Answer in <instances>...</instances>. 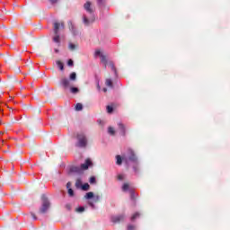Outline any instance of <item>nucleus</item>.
<instances>
[{"label": "nucleus", "mask_w": 230, "mask_h": 230, "mask_svg": "<svg viewBox=\"0 0 230 230\" xmlns=\"http://www.w3.org/2000/svg\"><path fill=\"white\" fill-rule=\"evenodd\" d=\"M42 205L40 208V215H44L45 213H48V209H49V207L51 206V203H49V199H48V197L46 195L41 196Z\"/></svg>", "instance_id": "f257e3e1"}, {"label": "nucleus", "mask_w": 230, "mask_h": 230, "mask_svg": "<svg viewBox=\"0 0 230 230\" xmlns=\"http://www.w3.org/2000/svg\"><path fill=\"white\" fill-rule=\"evenodd\" d=\"M77 143L75 144V146L78 148H85L87 146V137L84 135V133L77 134Z\"/></svg>", "instance_id": "f03ea898"}, {"label": "nucleus", "mask_w": 230, "mask_h": 230, "mask_svg": "<svg viewBox=\"0 0 230 230\" xmlns=\"http://www.w3.org/2000/svg\"><path fill=\"white\" fill-rule=\"evenodd\" d=\"M94 21H95L94 14H91L90 17H87L85 15L83 16V22L84 26H90V24H93Z\"/></svg>", "instance_id": "7ed1b4c3"}, {"label": "nucleus", "mask_w": 230, "mask_h": 230, "mask_svg": "<svg viewBox=\"0 0 230 230\" xmlns=\"http://www.w3.org/2000/svg\"><path fill=\"white\" fill-rule=\"evenodd\" d=\"M84 9L90 13V15H94V9L93 8V4L90 1H87L84 4Z\"/></svg>", "instance_id": "20e7f679"}, {"label": "nucleus", "mask_w": 230, "mask_h": 230, "mask_svg": "<svg viewBox=\"0 0 230 230\" xmlns=\"http://www.w3.org/2000/svg\"><path fill=\"white\" fill-rule=\"evenodd\" d=\"M60 28H64V22H54V33L55 35H58V30H60Z\"/></svg>", "instance_id": "39448f33"}, {"label": "nucleus", "mask_w": 230, "mask_h": 230, "mask_svg": "<svg viewBox=\"0 0 230 230\" xmlns=\"http://www.w3.org/2000/svg\"><path fill=\"white\" fill-rule=\"evenodd\" d=\"M124 220H125V216L123 215L116 216L111 218V222H113V224H118L119 222H123Z\"/></svg>", "instance_id": "423d86ee"}, {"label": "nucleus", "mask_w": 230, "mask_h": 230, "mask_svg": "<svg viewBox=\"0 0 230 230\" xmlns=\"http://www.w3.org/2000/svg\"><path fill=\"white\" fill-rule=\"evenodd\" d=\"M118 127H119V133L122 135V136H126L127 134V128H125V125L121 122H119L118 123Z\"/></svg>", "instance_id": "0eeeda50"}, {"label": "nucleus", "mask_w": 230, "mask_h": 230, "mask_svg": "<svg viewBox=\"0 0 230 230\" xmlns=\"http://www.w3.org/2000/svg\"><path fill=\"white\" fill-rule=\"evenodd\" d=\"M93 164V162H91V159H86L84 164H81V170H88L89 166Z\"/></svg>", "instance_id": "6e6552de"}, {"label": "nucleus", "mask_w": 230, "mask_h": 230, "mask_svg": "<svg viewBox=\"0 0 230 230\" xmlns=\"http://www.w3.org/2000/svg\"><path fill=\"white\" fill-rule=\"evenodd\" d=\"M128 154H129V161L136 163V161H137V156H136V153H134V150L128 149Z\"/></svg>", "instance_id": "1a4fd4ad"}, {"label": "nucleus", "mask_w": 230, "mask_h": 230, "mask_svg": "<svg viewBox=\"0 0 230 230\" xmlns=\"http://www.w3.org/2000/svg\"><path fill=\"white\" fill-rule=\"evenodd\" d=\"M61 84L63 85V87H65V89H67V87L71 86V82L67 78H62Z\"/></svg>", "instance_id": "9d476101"}, {"label": "nucleus", "mask_w": 230, "mask_h": 230, "mask_svg": "<svg viewBox=\"0 0 230 230\" xmlns=\"http://www.w3.org/2000/svg\"><path fill=\"white\" fill-rule=\"evenodd\" d=\"M68 28H69L70 31H72V33H74V35H76V29H75V25L73 24V22H68Z\"/></svg>", "instance_id": "9b49d317"}, {"label": "nucleus", "mask_w": 230, "mask_h": 230, "mask_svg": "<svg viewBox=\"0 0 230 230\" xmlns=\"http://www.w3.org/2000/svg\"><path fill=\"white\" fill-rule=\"evenodd\" d=\"M116 159H117L116 164H118L119 166H121L123 163V159L121 158V155H117Z\"/></svg>", "instance_id": "f8f14e48"}, {"label": "nucleus", "mask_w": 230, "mask_h": 230, "mask_svg": "<svg viewBox=\"0 0 230 230\" xmlns=\"http://www.w3.org/2000/svg\"><path fill=\"white\" fill-rule=\"evenodd\" d=\"M70 172H74L75 173H80L81 168L78 166H73L71 167Z\"/></svg>", "instance_id": "ddd939ff"}, {"label": "nucleus", "mask_w": 230, "mask_h": 230, "mask_svg": "<svg viewBox=\"0 0 230 230\" xmlns=\"http://www.w3.org/2000/svg\"><path fill=\"white\" fill-rule=\"evenodd\" d=\"M101 62L105 65V67H107V57L105 55L101 54Z\"/></svg>", "instance_id": "4468645a"}, {"label": "nucleus", "mask_w": 230, "mask_h": 230, "mask_svg": "<svg viewBox=\"0 0 230 230\" xmlns=\"http://www.w3.org/2000/svg\"><path fill=\"white\" fill-rule=\"evenodd\" d=\"M105 85H107V87H113L112 80L110 79V78H107V79L105 80Z\"/></svg>", "instance_id": "2eb2a0df"}, {"label": "nucleus", "mask_w": 230, "mask_h": 230, "mask_svg": "<svg viewBox=\"0 0 230 230\" xmlns=\"http://www.w3.org/2000/svg\"><path fill=\"white\" fill-rule=\"evenodd\" d=\"M54 42L57 44H60V35L55 34V37L53 38Z\"/></svg>", "instance_id": "dca6fc26"}, {"label": "nucleus", "mask_w": 230, "mask_h": 230, "mask_svg": "<svg viewBox=\"0 0 230 230\" xmlns=\"http://www.w3.org/2000/svg\"><path fill=\"white\" fill-rule=\"evenodd\" d=\"M80 90H78V88L76 87H70V93H72V94H77V93H79Z\"/></svg>", "instance_id": "f3484780"}, {"label": "nucleus", "mask_w": 230, "mask_h": 230, "mask_svg": "<svg viewBox=\"0 0 230 230\" xmlns=\"http://www.w3.org/2000/svg\"><path fill=\"white\" fill-rule=\"evenodd\" d=\"M57 66L60 69V71H64V63L61 61H57Z\"/></svg>", "instance_id": "a211bd4d"}, {"label": "nucleus", "mask_w": 230, "mask_h": 230, "mask_svg": "<svg viewBox=\"0 0 230 230\" xmlns=\"http://www.w3.org/2000/svg\"><path fill=\"white\" fill-rule=\"evenodd\" d=\"M69 80H72L73 82H75V80H76V73L75 72L71 73L69 75Z\"/></svg>", "instance_id": "6ab92c4d"}, {"label": "nucleus", "mask_w": 230, "mask_h": 230, "mask_svg": "<svg viewBox=\"0 0 230 230\" xmlns=\"http://www.w3.org/2000/svg\"><path fill=\"white\" fill-rule=\"evenodd\" d=\"M108 132H109V134H111V136H115V134H116V130H114V128H112V127H110L108 128Z\"/></svg>", "instance_id": "aec40b11"}, {"label": "nucleus", "mask_w": 230, "mask_h": 230, "mask_svg": "<svg viewBox=\"0 0 230 230\" xmlns=\"http://www.w3.org/2000/svg\"><path fill=\"white\" fill-rule=\"evenodd\" d=\"M93 197H94V193H93V192H88V193H86V195L84 196V199H93Z\"/></svg>", "instance_id": "412c9836"}, {"label": "nucleus", "mask_w": 230, "mask_h": 230, "mask_svg": "<svg viewBox=\"0 0 230 230\" xmlns=\"http://www.w3.org/2000/svg\"><path fill=\"white\" fill-rule=\"evenodd\" d=\"M84 109V105H82V103H77L75 105V111H82Z\"/></svg>", "instance_id": "4be33fe9"}, {"label": "nucleus", "mask_w": 230, "mask_h": 230, "mask_svg": "<svg viewBox=\"0 0 230 230\" xmlns=\"http://www.w3.org/2000/svg\"><path fill=\"white\" fill-rule=\"evenodd\" d=\"M89 188H90L89 183H84V184L82 186V190H83L84 191L89 190Z\"/></svg>", "instance_id": "5701e85b"}, {"label": "nucleus", "mask_w": 230, "mask_h": 230, "mask_svg": "<svg viewBox=\"0 0 230 230\" xmlns=\"http://www.w3.org/2000/svg\"><path fill=\"white\" fill-rule=\"evenodd\" d=\"M68 48L71 51H75V49H76V45L69 43Z\"/></svg>", "instance_id": "b1692460"}, {"label": "nucleus", "mask_w": 230, "mask_h": 230, "mask_svg": "<svg viewBox=\"0 0 230 230\" xmlns=\"http://www.w3.org/2000/svg\"><path fill=\"white\" fill-rule=\"evenodd\" d=\"M75 211H76L77 213H84V211H85V208H84V207H79V208H77L75 209Z\"/></svg>", "instance_id": "393cba45"}, {"label": "nucleus", "mask_w": 230, "mask_h": 230, "mask_svg": "<svg viewBox=\"0 0 230 230\" xmlns=\"http://www.w3.org/2000/svg\"><path fill=\"white\" fill-rule=\"evenodd\" d=\"M82 186V180L77 179L75 181V188H80Z\"/></svg>", "instance_id": "a878e982"}, {"label": "nucleus", "mask_w": 230, "mask_h": 230, "mask_svg": "<svg viewBox=\"0 0 230 230\" xmlns=\"http://www.w3.org/2000/svg\"><path fill=\"white\" fill-rule=\"evenodd\" d=\"M90 184H96V178L92 176L89 181Z\"/></svg>", "instance_id": "bb28decb"}, {"label": "nucleus", "mask_w": 230, "mask_h": 230, "mask_svg": "<svg viewBox=\"0 0 230 230\" xmlns=\"http://www.w3.org/2000/svg\"><path fill=\"white\" fill-rule=\"evenodd\" d=\"M122 190L123 191H128V183H124L123 184Z\"/></svg>", "instance_id": "cd10ccee"}, {"label": "nucleus", "mask_w": 230, "mask_h": 230, "mask_svg": "<svg viewBox=\"0 0 230 230\" xmlns=\"http://www.w3.org/2000/svg\"><path fill=\"white\" fill-rule=\"evenodd\" d=\"M113 111H114V109L112 108V106H107V112L109 114H112Z\"/></svg>", "instance_id": "c85d7f7f"}, {"label": "nucleus", "mask_w": 230, "mask_h": 230, "mask_svg": "<svg viewBox=\"0 0 230 230\" xmlns=\"http://www.w3.org/2000/svg\"><path fill=\"white\" fill-rule=\"evenodd\" d=\"M68 195L70 197H75V191L73 190V189H68Z\"/></svg>", "instance_id": "c756f323"}, {"label": "nucleus", "mask_w": 230, "mask_h": 230, "mask_svg": "<svg viewBox=\"0 0 230 230\" xmlns=\"http://www.w3.org/2000/svg\"><path fill=\"white\" fill-rule=\"evenodd\" d=\"M110 67L111 71H114V73H116V66H114V63H110Z\"/></svg>", "instance_id": "7c9ffc66"}, {"label": "nucleus", "mask_w": 230, "mask_h": 230, "mask_svg": "<svg viewBox=\"0 0 230 230\" xmlns=\"http://www.w3.org/2000/svg\"><path fill=\"white\" fill-rule=\"evenodd\" d=\"M137 217H139V213H135L132 217L131 220H136V218H137Z\"/></svg>", "instance_id": "2f4dec72"}, {"label": "nucleus", "mask_w": 230, "mask_h": 230, "mask_svg": "<svg viewBox=\"0 0 230 230\" xmlns=\"http://www.w3.org/2000/svg\"><path fill=\"white\" fill-rule=\"evenodd\" d=\"M67 66H74L73 59H69V60H68Z\"/></svg>", "instance_id": "473e14b6"}, {"label": "nucleus", "mask_w": 230, "mask_h": 230, "mask_svg": "<svg viewBox=\"0 0 230 230\" xmlns=\"http://www.w3.org/2000/svg\"><path fill=\"white\" fill-rule=\"evenodd\" d=\"M135 229L136 227H134V226L132 225L128 226V230H135Z\"/></svg>", "instance_id": "72a5a7b5"}, {"label": "nucleus", "mask_w": 230, "mask_h": 230, "mask_svg": "<svg viewBox=\"0 0 230 230\" xmlns=\"http://www.w3.org/2000/svg\"><path fill=\"white\" fill-rule=\"evenodd\" d=\"M95 55H96V57H98V56L102 57V52L100 50H96Z\"/></svg>", "instance_id": "f704fd0d"}, {"label": "nucleus", "mask_w": 230, "mask_h": 230, "mask_svg": "<svg viewBox=\"0 0 230 230\" xmlns=\"http://www.w3.org/2000/svg\"><path fill=\"white\" fill-rule=\"evenodd\" d=\"M51 4H57L58 3V0H49Z\"/></svg>", "instance_id": "c9c22d12"}, {"label": "nucleus", "mask_w": 230, "mask_h": 230, "mask_svg": "<svg viewBox=\"0 0 230 230\" xmlns=\"http://www.w3.org/2000/svg\"><path fill=\"white\" fill-rule=\"evenodd\" d=\"M97 3L99 6H102L103 4V0H97Z\"/></svg>", "instance_id": "e433bc0d"}, {"label": "nucleus", "mask_w": 230, "mask_h": 230, "mask_svg": "<svg viewBox=\"0 0 230 230\" xmlns=\"http://www.w3.org/2000/svg\"><path fill=\"white\" fill-rule=\"evenodd\" d=\"M66 188H67V190H71V181H68L66 183Z\"/></svg>", "instance_id": "4c0bfd02"}, {"label": "nucleus", "mask_w": 230, "mask_h": 230, "mask_svg": "<svg viewBox=\"0 0 230 230\" xmlns=\"http://www.w3.org/2000/svg\"><path fill=\"white\" fill-rule=\"evenodd\" d=\"M118 179L119 181H123V174H119Z\"/></svg>", "instance_id": "58836bf2"}, {"label": "nucleus", "mask_w": 230, "mask_h": 230, "mask_svg": "<svg viewBox=\"0 0 230 230\" xmlns=\"http://www.w3.org/2000/svg\"><path fill=\"white\" fill-rule=\"evenodd\" d=\"M31 216L32 217L33 220H37V216H35L34 213H31Z\"/></svg>", "instance_id": "ea45409f"}, {"label": "nucleus", "mask_w": 230, "mask_h": 230, "mask_svg": "<svg viewBox=\"0 0 230 230\" xmlns=\"http://www.w3.org/2000/svg\"><path fill=\"white\" fill-rule=\"evenodd\" d=\"M133 168L136 172H139V168H137V166H134Z\"/></svg>", "instance_id": "a19ab883"}, {"label": "nucleus", "mask_w": 230, "mask_h": 230, "mask_svg": "<svg viewBox=\"0 0 230 230\" xmlns=\"http://www.w3.org/2000/svg\"><path fill=\"white\" fill-rule=\"evenodd\" d=\"M95 202H100V196L95 197Z\"/></svg>", "instance_id": "79ce46f5"}, {"label": "nucleus", "mask_w": 230, "mask_h": 230, "mask_svg": "<svg viewBox=\"0 0 230 230\" xmlns=\"http://www.w3.org/2000/svg\"><path fill=\"white\" fill-rule=\"evenodd\" d=\"M10 60H12V58H7L5 62H10Z\"/></svg>", "instance_id": "37998d69"}, {"label": "nucleus", "mask_w": 230, "mask_h": 230, "mask_svg": "<svg viewBox=\"0 0 230 230\" xmlns=\"http://www.w3.org/2000/svg\"><path fill=\"white\" fill-rule=\"evenodd\" d=\"M131 199L134 200V192H131Z\"/></svg>", "instance_id": "c03bdc74"}, {"label": "nucleus", "mask_w": 230, "mask_h": 230, "mask_svg": "<svg viewBox=\"0 0 230 230\" xmlns=\"http://www.w3.org/2000/svg\"><path fill=\"white\" fill-rule=\"evenodd\" d=\"M103 93H107V88L102 89Z\"/></svg>", "instance_id": "a18cd8bd"}, {"label": "nucleus", "mask_w": 230, "mask_h": 230, "mask_svg": "<svg viewBox=\"0 0 230 230\" xmlns=\"http://www.w3.org/2000/svg\"><path fill=\"white\" fill-rule=\"evenodd\" d=\"M90 204V206L92 207V208H94V204H93V203H89Z\"/></svg>", "instance_id": "49530a36"}, {"label": "nucleus", "mask_w": 230, "mask_h": 230, "mask_svg": "<svg viewBox=\"0 0 230 230\" xmlns=\"http://www.w3.org/2000/svg\"><path fill=\"white\" fill-rule=\"evenodd\" d=\"M17 73H21V69L20 68H17Z\"/></svg>", "instance_id": "de8ad7c7"}, {"label": "nucleus", "mask_w": 230, "mask_h": 230, "mask_svg": "<svg viewBox=\"0 0 230 230\" xmlns=\"http://www.w3.org/2000/svg\"><path fill=\"white\" fill-rule=\"evenodd\" d=\"M97 88H98V89H101L100 84H97Z\"/></svg>", "instance_id": "09e8293b"}, {"label": "nucleus", "mask_w": 230, "mask_h": 230, "mask_svg": "<svg viewBox=\"0 0 230 230\" xmlns=\"http://www.w3.org/2000/svg\"><path fill=\"white\" fill-rule=\"evenodd\" d=\"M55 52H56V53H58V49H55Z\"/></svg>", "instance_id": "8fccbe9b"}, {"label": "nucleus", "mask_w": 230, "mask_h": 230, "mask_svg": "<svg viewBox=\"0 0 230 230\" xmlns=\"http://www.w3.org/2000/svg\"><path fill=\"white\" fill-rule=\"evenodd\" d=\"M0 17H3V15L0 14Z\"/></svg>", "instance_id": "3c124183"}]
</instances>
